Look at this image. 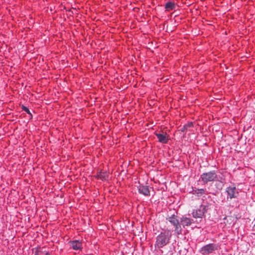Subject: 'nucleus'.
Wrapping results in <instances>:
<instances>
[{"label":"nucleus","instance_id":"1","mask_svg":"<svg viewBox=\"0 0 255 255\" xmlns=\"http://www.w3.org/2000/svg\"><path fill=\"white\" fill-rule=\"evenodd\" d=\"M171 236V232L168 229L161 232L156 237L155 248L160 249L167 245L169 243Z\"/></svg>","mask_w":255,"mask_h":255},{"label":"nucleus","instance_id":"2","mask_svg":"<svg viewBox=\"0 0 255 255\" xmlns=\"http://www.w3.org/2000/svg\"><path fill=\"white\" fill-rule=\"evenodd\" d=\"M200 179L204 184H207L215 181L222 182V178L218 177L216 171L212 170L202 173L200 176Z\"/></svg>","mask_w":255,"mask_h":255},{"label":"nucleus","instance_id":"3","mask_svg":"<svg viewBox=\"0 0 255 255\" xmlns=\"http://www.w3.org/2000/svg\"><path fill=\"white\" fill-rule=\"evenodd\" d=\"M167 220L174 227L175 234L177 235L182 234V228L177 216L172 215L166 218Z\"/></svg>","mask_w":255,"mask_h":255},{"label":"nucleus","instance_id":"4","mask_svg":"<svg viewBox=\"0 0 255 255\" xmlns=\"http://www.w3.org/2000/svg\"><path fill=\"white\" fill-rule=\"evenodd\" d=\"M218 249V246L217 244H209L202 247L199 252L203 255H208Z\"/></svg>","mask_w":255,"mask_h":255},{"label":"nucleus","instance_id":"5","mask_svg":"<svg viewBox=\"0 0 255 255\" xmlns=\"http://www.w3.org/2000/svg\"><path fill=\"white\" fill-rule=\"evenodd\" d=\"M206 211V207L205 206L201 205L197 209L193 211L192 213V216L196 219H202Z\"/></svg>","mask_w":255,"mask_h":255},{"label":"nucleus","instance_id":"6","mask_svg":"<svg viewBox=\"0 0 255 255\" xmlns=\"http://www.w3.org/2000/svg\"><path fill=\"white\" fill-rule=\"evenodd\" d=\"M226 192L228 194V198L231 199L237 198L239 195L238 190L233 186L228 187L226 189Z\"/></svg>","mask_w":255,"mask_h":255},{"label":"nucleus","instance_id":"7","mask_svg":"<svg viewBox=\"0 0 255 255\" xmlns=\"http://www.w3.org/2000/svg\"><path fill=\"white\" fill-rule=\"evenodd\" d=\"M180 222L181 227L185 228V227L191 225L192 223H195V221L193 219L186 216H182L180 219Z\"/></svg>","mask_w":255,"mask_h":255},{"label":"nucleus","instance_id":"8","mask_svg":"<svg viewBox=\"0 0 255 255\" xmlns=\"http://www.w3.org/2000/svg\"><path fill=\"white\" fill-rule=\"evenodd\" d=\"M69 244L70 248L75 251L82 250L83 248L82 243L79 240L71 241L69 242Z\"/></svg>","mask_w":255,"mask_h":255},{"label":"nucleus","instance_id":"9","mask_svg":"<svg viewBox=\"0 0 255 255\" xmlns=\"http://www.w3.org/2000/svg\"><path fill=\"white\" fill-rule=\"evenodd\" d=\"M138 190L140 194L144 196H149L150 191L147 186L140 185L138 187Z\"/></svg>","mask_w":255,"mask_h":255},{"label":"nucleus","instance_id":"10","mask_svg":"<svg viewBox=\"0 0 255 255\" xmlns=\"http://www.w3.org/2000/svg\"><path fill=\"white\" fill-rule=\"evenodd\" d=\"M158 141L162 143H167L168 141V138L166 136V133H155Z\"/></svg>","mask_w":255,"mask_h":255},{"label":"nucleus","instance_id":"11","mask_svg":"<svg viewBox=\"0 0 255 255\" xmlns=\"http://www.w3.org/2000/svg\"><path fill=\"white\" fill-rule=\"evenodd\" d=\"M165 8L167 11H170L175 9V4L174 2L168 1L165 3Z\"/></svg>","mask_w":255,"mask_h":255},{"label":"nucleus","instance_id":"12","mask_svg":"<svg viewBox=\"0 0 255 255\" xmlns=\"http://www.w3.org/2000/svg\"><path fill=\"white\" fill-rule=\"evenodd\" d=\"M97 177L103 181H105L108 179V175L106 172H100L97 175Z\"/></svg>","mask_w":255,"mask_h":255},{"label":"nucleus","instance_id":"13","mask_svg":"<svg viewBox=\"0 0 255 255\" xmlns=\"http://www.w3.org/2000/svg\"><path fill=\"white\" fill-rule=\"evenodd\" d=\"M194 194L197 195L198 196H201L203 194H205L206 193V190L204 189H197L194 190Z\"/></svg>","mask_w":255,"mask_h":255},{"label":"nucleus","instance_id":"14","mask_svg":"<svg viewBox=\"0 0 255 255\" xmlns=\"http://www.w3.org/2000/svg\"><path fill=\"white\" fill-rule=\"evenodd\" d=\"M35 255H49V254L46 251H37L35 253Z\"/></svg>","mask_w":255,"mask_h":255},{"label":"nucleus","instance_id":"15","mask_svg":"<svg viewBox=\"0 0 255 255\" xmlns=\"http://www.w3.org/2000/svg\"><path fill=\"white\" fill-rule=\"evenodd\" d=\"M22 109H23V111H24L25 112H26L28 114H29V115L31 116V113L30 112L29 109L27 107H23Z\"/></svg>","mask_w":255,"mask_h":255},{"label":"nucleus","instance_id":"16","mask_svg":"<svg viewBox=\"0 0 255 255\" xmlns=\"http://www.w3.org/2000/svg\"><path fill=\"white\" fill-rule=\"evenodd\" d=\"M193 126L192 123H189L184 126V128H188Z\"/></svg>","mask_w":255,"mask_h":255},{"label":"nucleus","instance_id":"17","mask_svg":"<svg viewBox=\"0 0 255 255\" xmlns=\"http://www.w3.org/2000/svg\"><path fill=\"white\" fill-rule=\"evenodd\" d=\"M187 128H184V127L182 128L181 130L182 131L184 132L185 131V130H186Z\"/></svg>","mask_w":255,"mask_h":255}]
</instances>
